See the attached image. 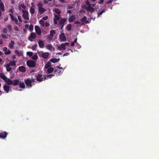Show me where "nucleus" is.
Returning a JSON list of instances; mask_svg holds the SVG:
<instances>
[{
  "instance_id": "obj_1",
  "label": "nucleus",
  "mask_w": 159,
  "mask_h": 159,
  "mask_svg": "<svg viewBox=\"0 0 159 159\" xmlns=\"http://www.w3.org/2000/svg\"><path fill=\"white\" fill-rule=\"evenodd\" d=\"M22 12L23 13L22 17L26 21H25V23H27V21L29 20V17L28 16L29 13L27 11L25 10H23Z\"/></svg>"
},
{
  "instance_id": "obj_2",
  "label": "nucleus",
  "mask_w": 159,
  "mask_h": 159,
  "mask_svg": "<svg viewBox=\"0 0 159 159\" xmlns=\"http://www.w3.org/2000/svg\"><path fill=\"white\" fill-rule=\"evenodd\" d=\"M26 63L27 66L30 67H34L36 65L35 62L33 60H28Z\"/></svg>"
},
{
  "instance_id": "obj_3",
  "label": "nucleus",
  "mask_w": 159,
  "mask_h": 159,
  "mask_svg": "<svg viewBox=\"0 0 159 159\" xmlns=\"http://www.w3.org/2000/svg\"><path fill=\"white\" fill-rule=\"evenodd\" d=\"M84 9H85L88 11H89L91 13L93 12L94 11V8L92 7L91 6L89 7H87L86 5H85L83 7Z\"/></svg>"
},
{
  "instance_id": "obj_4",
  "label": "nucleus",
  "mask_w": 159,
  "mask_h": 159,
  "mask_svg": "<svg viewBox=\"0 0 159 159\" xmlns=\"http://www.w3.org/2000/svg\"><path fill=\"white\" fill-rule=\"evenodd\" d=\"M36 37V34L35 33H31L30 35L28 37V39L31 42L33 41V39H34Z\"/></svg>"
},
{
  "instance_id": "obj_5",
  "label": "nucleus",
  "mask_w": 159,
  "mask_h": 159,
  "mask_svg": "<svg viewBox=\"0 0 159 159\" xmlns=\"http://www.w3.org/2000/svg\"><path fill=\"white\" fill-rule=\"evenodd\" d=\"M59 38L61 41H65L66 40V38L64 33H62L60 35Z\"/></svg>"
},
{
  "instance_id": "obj_6",
  "label": "nucleus",
  "mask_w": 159,
  "mask_h": 159,
  "mask_svg": "<svg viewBox=\"0 0 159 159\" xmlns=\"http://www.w3.org/2000/svg\"><path fill=\"white\" fill-rule=\"evenodd\" d=\"M7 134L6 132L0 133V138L4 139L7 137Z\"/></svg>"
},
{
  "instance_id": "obj_7",
  "label": "nucleus",
  "mask_w": 159,
  "mask_h": 159,
  "mask_svg": "<svg viewBox=\"0 0 159 159\" xmlns=\"http://www.w3.org/2000/svg\"><path fill=\"white\" fill-rule=\"evenodd\" d=\"M35 29L37 34L39 35H40L41 34V32L39 27L38 26H36L35 27Z\"/></svg>"
},
{
  "instance_id": "obj_8",
  "label": "nucleus",
  "mask_w": 159,
  "mask_h": 159,
  "mask_svg": "<svg viewBox=\"0 0 159 159\" xmlns=\"http://www.w3.org/2000/svg\"><path fill=\"white\" fill-rule=\"evenodd\" d=\"M37 80L38 81H43L44 79V77H43L42 75L41 74H38V75L37 77Z\"/></svg>"
},
{
  "instance_id": "obj_9",
  "label": "nucleus",
  "mask_w": 159,
  "mask_h": 159,
  "mask_svg": "<svg viewBox=\"0 0 159 159\" xmlns=\"http://www.w3.org/2000/svg\"><path fill=\"white\" fill-rule=\"evenodd\" d=\"M63 43H62L61 44L60 46L57 47V49L59 50H65L66 49Z\"/></svg>"
},
{
  "instance_id": "obj_10",
  "label": "nucleus",
  "mask_w": 159,
  "mask_h": 159,
  "mask_svg": "<svg viewBox=\"0 0 159 159\" xmlns=\"http://www.w3.org/2000/svg\"><path fill=\"white\" fill-rule=\"evenodd\" d=\"M55 34V31L54 30H52L50 32V34L48 36V38L49 39V37H51V39H52L53 37L54 34Z\"/></svg>"
},
{
  "instance_id": "obj_11",
  "label": "nucleus",
  "mask_w": 159,
  "mask_h": 159,
  "mask_svg": "<svg viewBox=\"0 0 159 159\" xmlns=\"http://www.w3.org/2000/svg\"><path fill=\"white\" fill-rule=\"evenodd\" d=\"M76 19L75 16V15H72L69 17L68 19L69 22H72Z\"/></svg>"
},
{
  "instance_id": "obj_12",
  "label": "nucleus",
  "mask_w": 159,
  "mask_h": 159,
  "mask_svg": "<svg viewBox=\"0 0 159 159\" xmlns=\"http://www.w3.org/2000/svg\"><path fill=\"white\" fill-rule=\"evenodd\" d=\"M49 55V53L48 52H43L41 56L44 59H47Z\"/></svg>"
},
{
  "instance_id": "obj_13",
  "label": "nucleus",
  "mask_w": 159,
  "mask_h": 159,
  "mask_svg": "<svg viewBox=\"0 0 159 159\" xmlns=\"http://www.w3.org/2000/svg\"><path fill=\"white\" fill-rule=\"evenodd\" d=\"M25 83L27 86L31 87L32 86L31 82L30 79H27L25 81Z\"/></svg>"
},
{
  "instance_id": "obj_14",
  "label": "nucleus",
  "mask_w": 159,
  "mask_h": 159,
  "mask_svg": "<svg viewBox=\"0 0 159 159\" xmlns=\"http://www.w3.org/2000/svg\"><path fill=\"white\" fill-rule=\"evenodd\" d=\"M18 69L19 70L22 72H25L26 71V68L23 66H20L19 67Z\"/></svg>"
},
{
  "instance_id": "obj_15",
  "label": "nucleus",
  "mask_w": 159,
  "mask_h": 159,
  "mask_svg": "<svg viewBox=\"0 0 159 159\" xmlns=\"http://www.w3.org/2000/svg\"><path fill=\"white\" fill-rule=\"evenodd\" d=\"M38 9L39 12L41 14H43L44 11H46V10L43 7H39Z\"/></svg>"
},
{
  "instance_id": "obj_16",
  "label": "nucleus",
  "mask_w": 159,
  "mask_h": 159,
  "mask_svg": "<svg viewBox=\"0 0 159 159\" xmlns=\"http://www.w3.org/2000/svg\"><path fill=\"white\" fill-rule=\"evenodd\" d=\"M5 81L7 84L8 85H11L12 84H13V81L10 79L8 78L7 77V80H4Z\"/></svg>"
},
{
  "instance_id": "obj_17",
  "label": "nucleus",
  "mask_w": 159,
  "mask_h": 159,
  "mask_svg": "<svg viewBox=\"0 0 159 159\" xmlns=\"http://www.w3.org/2000/svg\"><path fill=\"white\" fill-rule=\"evenodd\" d=\"M38 44L39 47L41 48H43L44 47V44L43 41L40 40L38 42Z\"/></svg>"
},
{
  "instance_id": "obj_18",
  "label": "nucleus",
  "mask_w": 159,
  "mask_h": 159,
  "mask_svg": "<svg viewBox=\"0 0 159 159\" xmlns=\"http://www.w3.org/2000/svg\"><path fill=\"white\" fill-rule=\"evenodd\" d=\"M10 88V86L8 85H4L3 87L4 91H6L7 93H8L9 92Z\"/></svg>"
},
{
  "instance_id": "obj_19",
  "label": "nucleus",
  "mask_w": 159,
  "mask_h": 159,
  "mask_svg": "<svg viewBox=\"0 0 159 159\" xmlns=\"http://www.w3.org/2000/svg\"><path fill=\"white\" fill-rule=\"evenodd\" d=\"M67 20L66 19L63 18L61 19L59 22V24L60 25H64V24L65 23Z\"/></svg>"
},
{
  "instance_id": "obj_20",
  "label": "nucleus",
  "mask_w": 159,
  "mask_h": 159,
  "mask_svg": "<svg viewBox=\"0 0 159 159\" xmlns=\"http://www.w3.org/2000/svg\"><path fill=\"white\" fill-rule=\"evenodd\" d=\"M60 60L59 58H52L50 60V61L53 63L58 62Z\"/></svg>"
},
{
  "instance_id": "obj_21",
  "label": "nucleus",
  "mask_w": 159,
  "mask_h": 159,
  "mask_svg": "<svg viewBox=\"0 0 159 159\" xmlns=\"http://www.w3.org/2000/svg\"><path fill=\"white\" fill-rule=\"evenodd\" d=\"M87 18L86 17L84 16L83 18L81 19V21L82 22H85V24H88L90 22L89 21L87 20L86 21Z\"/></svg>"
},
{
  "instance_id": "obj_22",
  "label": "nucleus",
  "mask_w": 159,
  "mask_h": 159,
  "mask_svg": "<svg viewBox=\"0 0 159 159\" xmlns=\"http://www.w3.org/2000/svg\"><path fill=\"white\" fill-rule=\"evenodd\" d=\"M0 8L2 11H4L5 10L4 4L1 0L0 2Z\"/></svg>"
},
{
  "instance_id": "obj_23",
  "label": "nucleus",
  "mask_w": 159,
  "mask_h": 159,
  "mask_svg": "<svg viewBox=\"0 0 159 159\" xmlns=\"http://www.w3.org/2000/svg\"><path fill=\"white\" fill-rule=\"evenodd\" d=\"M53 11L55 12L56 14L60 15L61 13V10L58 8H55L53 10Z\"/></svg>"
},
{
  "instance_id": "obj_24",
  "label": "nucleus",
  "mask_w": 159,
  "mask_h": 159,
  "mask_svg": "<svg viewBox=\"0 0 159 159\" xmlns=\"http://www.w3.org/2000/svg\"><path fill=\"white\" fill-rule=\"evenodd\" d=\"M53 71H54V68L52 67H50L48 68L47 72L48 73L50 74L52 73Z\"/></svg>"
},
{
  "instance_id": "obj_25",
  "label": "nucleus",
  "mask_w": 159,
  "mask_h": 159,
  "mask_svg": "<svg viewBox=\"0 0 159 159\" xmlns=\"http://www.w3.org/2000/svg\"><path fill=\"white\" fill-rule=\"evenodd\" d=\"M0 77L4 80H6L7 79V77L5 76L4 73H0Z\"/></svg>"
},
{
  "instance_id": "obj_26",
  "label": "nucleus",
  "mask_w": 159,
  "mask_h": 159,
  "mask_svg": "<svg viewBox=\"0 0 159 159\" xmlns=\"http://www.w3.org/2000/svg\"><path fill=\"white\" fill-rule=\"evenodd\" d=\"M15 42L14 41L11 40V43H9V47L11 49H12L14 47Z\"/></svg>"
},
{
  "instance_id": "obj_27",
  "label": "nucleus",
  "mask_w": 159,
  "mask_h": 159,
  "mask_svg": "<svg viewBox=\"0 0 159 159\" xmlns=\"http://www.w3.org/2000/svg\"><path fill=\"white\" fill-rule=\"evenodd\" d=\"M51 63L49 61H48L47 62V63L45 65V67L46 69H47L51 67Z\"/></svg>"
},
{
  "instance_id": "obj_28",
  "label": "nucleus",
  "mask_w": 159,
  "mask_h": 159,
  "mask_svg": "<svg viewBox=\"0 0 159 159\" xmlns=\"http://www.w3.org/2000/svg\"><path fill=\"white\" fill-rule=\"evenodd\" d=\"M19 86L20 88L24 89L25 88V85L24 83L20 82L19 83Z\"/></svg>"
},
{
  "instance_id": "obj_29",
  "label": "nucleus",
  "mask_w": 159,
  "mask_h": 159,
  "mask_svg": "<svg viewBox=\"0 0 159 159\" xmlns=\"http://www.w3.org/2000/svg\"><path fill=\"white\" fill-rule=\"evenodd\" d=\"M13 85L14 86L17 85L19 84V81L18 80H13Z\"/></svg>"
},
{
  "instance_id": "obj_30",
  "label": "nucleus",
  "mask_w": 159,
  "mask_h": 159,
  "mask_svg": "<svg viewBox=\"0 0 159 159\" xmlns=\"http://www.w3.org/2000/svg\"><path fill=\"white\" fill-rule=\"evenodd\" d=\"M66 30L68 31H70L71 30V24H69L66 26Z\"/></svg>"
},
{
  "instance_id": "obj_31",
  "label": "nucleus",
  "mask_w": 159,
  "mask_h": 159,
  "mask_svg": "<svg viewBox=\"0 0 159 159\" xmlns=\"http://www.w3.org/2000/svg\"><path fill=\"white\" fill-rule=\"evenodd\" d=\"M46 49L49 50H51L52 48V46L51 44H49L46 46Z\"/></svg>"
},
{
  "instance_id": "obj_32",
  "label": "nucleus",
  "mask_w": 159,
  "mask_h": 159,
  "mask_svg": "<svg viewBox=\"0 0 159 159\" xmlns=\"http://www.w3.org/2000/svg\"><path fill=\"white\" fill-rule=\"evenodd\" d=\"M30 12L32 15L34 14L35 12L34 9L32 7H31L30 9Z\"/></svg>"
},
{
  "instance_id": "obj_33",
  "label": "nucleus",
  "mask_w": 159,
  "mask_h": 159,
  "mask_svg": "<svg viewBox=\"0 0 159 159\" xmlns=\"http://www.w3.org/2000/svg\"><path fill=\"white\" fill-rule=\"evenodd\" d=\"M39 24L41 25V26L43 27L44 26V22L42 20H40L39 22Z\"/></svg>"
},
{
  "instance_id": "obj_34",
  "label": "nucleus",
  "mask_w": 159,
  "mask_h": 159,
  "mask_svg": "<svg viewBox=\"0 0 159 159\" xmlns=\"http://www.w3.org/2000/svg\"><path fill=\"white\" fill-rule=\"evenodd\" d=\"M10 64L11 66H16V62L14 60L11 61L10 62Z\"/></svg>"
},
{
  "instance_id": "obj_35",
  "label": "nucleus",
  "mask_w": 159,
  "mask_h": 159,
  "mask_svg": "<svg viewBox=\"0 0 159 159\" xmlns=\"http://www.w3.org/2000/svg\"><path fill=\"white\" fill-rule=\"evenodd\" d=\"M38 57L37 54L34 55L32 57V59L34 60H37L38 59Z\"/></svg>"
},
{
  "instance_id": "obj_36",
  "label": "nucleus",
  "mask_w": 159,
  "mask_h": 159,
  "mask_svg": "<svg viewBox=\"0 0 159 159\" xmlns=\"http://www.w3.org/2000/svg\"><path fill=\"white\" fill-rule=\"evenodd\" d=\"M37 45L36 43L31 47V49L33 50H34L36 49V48L37 47Z\"/></svg>"
},
{
  "instance_id": "obj_37",
  "label": "nucleus",
  "mask_w": 159,
  "mask_h": 159,
  "mask_svg": "<svg viewBox=\"0 0 159 159\" xmlns=\"http://www.w3.org/2000/svg\"><path fill=\"white\" fill-rule=\"evenodd\" d=\"M9 15L11 17V19L12 21H14L15 20V19H16V18L14 17L13 16L12 14H9Z\"/></svg>"
},
{
  "instance_id": "obj_38",
  "label": "nucleus",
  "mask_w": 159,
  "mask_h": 159,
  "mask_svg": "<svg viewBox=\"0 0 159 159\" xmlns=\"http://www.w3.org/2000/svg\"><path fill=\"white\" fill-rule=\"evenodd\" d=\"M105 11V10L103 9L102 10L101 12H99L98 13V17L100 15H101L103 12Z\"/></svg>"
},
{
  "instance_id": "obj_39",
  "label": "nucleus",
  "mask_w": 159,
  "mask_h": 159,
  "mask_svg": "<svg viewBox=\"0 0 159 159\" xmlns=\"http://www.w3.org/2000/svg\"><path fill=\"white\" fill-rule=\"evenodd\" d=\"M56 19V20H59L60 19V16L56 14L54 15Z\"/></svg>"
},
{
  "instance_id": "obj_40",
  "label": "nucleus",
  "mask_w": 159,
  "mask_h": 159,
  "mask_svg": "<svg viewBox=\"0 0 159 159\" xmlns=\"http://www.w3.org/2000/svg\"><path fill=\"white\" fill-rule=\"evenodd\" d=\"M33 53L32 52H27V55H28L29 56L31 57L32 56Z\"/></svg>"
},
{
  "instance_id": "obj_41",
  "label": "nucleus",
  "mask_w": 159,
  "mask_h": 159,
  "mask_svg": "<svg viewBox=\"0 0 159 159\" xmlns=\"http://www.w3.org/2000/svg\"><path fill=\"white\" fill-rule=\"evenodd\" d=\"M85 4L88 6V7L91 6V4L88 0H87L85 1Z\"/></svg>"
},
{
  "instance_id": "obj_42",
  "label": "nucleus",
  "mask_w": 159,
  "mask_h": 159,
  "mask_svg": "<svg viewBox=\"0 0 159 159\" xmlns=\"http://www.w3.org/2000/svg\"><path fill=\"white\" fill-rule=\"evenodd\" d=\"M56 68H57V69L55 70H54V72L56 73L57 72V71H59V69L60 68H62L60 67L59 66H57Z\"/></svg>"
},
{
  "instance_id": "obj_43",
  "label": "nucleus",
  "mask_w": 159,
  "mask_h": 159,
  "mask_svg": "<svg viewBox=\"0 0 159 159\" xmlns=\"http://www.w3.org/2000/svg\"><path fill=\"white\" fill-rule=\"evenodd\" d=\"M43 5V4L42 3H38L37 4V6H38V8H39V7H42Z\"/></svg>"
},
{
  "instance_id": "obj_44",
  "label": "nucleus",
  "mask_w": 159,
  "mask_h": 159,
  "mask_svg": "<svg viewBox=\"0 0 159 159\" xmlns=\"http://www.w3.org/2000/svg\"><path fill=\"white\" fill-rule=\"evenodd\" d=\"M17 17L19 21L20 22H22V21L21 16H18Z\"/></svg>"
},
{
  "instance_id": "obj_45",
  "label": "nucleus",
  "mask_w": 159,
  "mask_h": 159,
  "mask_svg": "<svg viewBox=\"0 0 159 159\" xmlns=\"http://www.w3.org/2000/svg\"><path fill=\"white\" fill-rule=\"evenodd\" d=\"M29 29L31 31H32L33 29V26L32 25H30V26Z\"/></svg>"
},
{
  "instance_id": "obj_46",
  "label": "nucleus",
  "mask_w": 159,
  "mask_h": 159,
  "mask_svg": "<svg viewBox=\"0 0 159 159\" xmlns=\"http://www.w3.org/2000/svg\"><path fill=\"white\" fill-rule=\"evenodd\" d=\"M11 53V52L9 50H7L6 52H5V54L6 55L10 54Z\"/></svg>"
},
{
  "instance_id": "obj_47",
  "label": "nucleus",
  "mask_w": 159,
  "mask_h": 159,
  "mask_svg": "<svg viewBox=\"0 0 159 159\" xmlns=\"http://www.w3.org/2000/svg\"><path fill=\"white\" fill-rule=\"evenodd\" d=\"M48 18V17L47 16H46L43 17L42 19L43 20H46Z\"/></svg>"
},
{
  "instance_id": "obj_48",
  "label": "nucleus",
  "mask_w": 159,
  "mask_h": 159,
  "mask_svg": "<svg viewBox=\"0 0 159 159\" xmlns=\"http://www.w3.org/2000/svg\"><path fill=\"white\" fill-rule=\"evenodd\" d=\"M1 36L2 38L3 39H7V37L6 35L4 34H1Z\"/></svg>"
},
{
  "instance_id": "obj_49",
  "label": "nucleus",
  "mask_w": 159,
  "mask_h": 159,
  "mask_svg": "<svg viewBox=\"0 0 159 159\" xmlns=\"http://www.w3.org/2000/svg\"><path fill=\"white\" fill-rule=\"evenodd\" d=\"M43 77L44 78V80H45L46 79V77H50L51 78V76L50 75H43Z\"/></svg>"
},
{
  "instance_id": "obj_50",
  "label": "nucleus",
  "mask_w": 159,
  "mask_h": 159,
  "mask_svg": "<svg viewBox=\"0 0 159 159\" xmlns=\"http://www.w3.org/2000/svg\"><path fill=\"white\" fill-rule=\"evenodd\" d=\"M20 7L24 9L26 8V6L24 4H21Z\"/></svg>"
},
{
  "instance_id": "obj_51",
  "label": "nucleus",
  "mask_w": 159,
  "mask_h": 159,
  "mask_svg": "<svg viewBox=\"0 0 159 159\" xmlns=\"http://www.w3.org/2000/svg\"><path fill=\"white\" fill-rule=\"evenodd\" d=\"M6 70L8 72L10 71L11 70V68L10 67H7L6 68Z\"/></svg>"
},
{
  "instance_id": "obj_52",
  "label": "nucleus",
  "mask_w": 159,
  "mask_h": 159,
  "mask_svg": "<svg viewBox=\"0 0 159 159\" xmlns=\"http://www.w3.org/2000/svg\"><path fill=\"white\" fill-rule=\"evenodd\" d=\"M2 31L4 34H6L7 33V30L6 28H4L3 29Z\"/></svg>"
},
{
  "instance_id": "obj_53",
  "label": "nucleus",
  "mask_w": 159,
  "mask_h": 159,
  "mask_svg": "<svg viewBox=\"0 0 159 159\" xmlns=\"http://www.w3.org/2000/svg\"><path fill=\"white\" fill-rule=\"evenodd\" d=\"M8 28L9 29L10 31H11L12 30L11 29V26L10 25H9L7 26Z\"/></svg>"
},
{
  "instance_id": "obj_54",
  "label": "nucleus",
  "mask_w": 159,
  "mask_h": 159,
  "mask_svg": "<svg viewBox=\"0 0 159 159\" xmlns=\"http://www.w3.org/2000/svg\"><path fill=\"white\" fill-rule=\"evenodd\" d=\"M10 66H11L10 63L9 64H6V65H4V66L6 68L10 67Z\"/></svg>"
},
{
  "instance_id": "obj_55",
  "label": "nucleus",
  "mask_w": 159,
  "mask_h": 159,
  "mask_svg": "<svg viewBox=\"0 0 159 159\" xmlns=\"http://www.w3.org/2000/svg\"><path fill=\"white\" fill-rule=\"evenodd\" d=\"M104 0H100L99 1L98 3L100 4H102L104 1Z\"/></svg>"
},
{
  "instance_id": "obj_56",
  "label": "nucleus",
  "mask_w": 159,
  "mask_h": 159,
  "mask_svg": "<svg viewBox=\"0 0 159 159\" xmlns=\"http://www.w3.org/2000/svg\"><path fill=\"white\" fill-rule=\"evenodd\" d=\"M14 29L16 31L18 30V28L17 26H15L14 27Z\"/></svg>"
},
{
  "instance_id": "obj_57",
  "label": "nucleus",
  "mask_w": 159,
  "mask_h": 159,
  "mask_svg": "<svg viewBox=\"0 0 159 159\" xmlns=\"http://www.w3.org/2000/svg\"><path fill=\"white\" fill-rule=\"evenodd\" d=\"M14 21H15L16 24V25H18V20L16 18V19H15V20Z\"/></svg>"
},
{
  "instance_id": "obj_58",
  "label": "nucleus",
  "mask_w": 159,
  "mask_h": 159,
  "mask_svg": "<svg viewBox=\"0 0 159 159\" xmlns=\"http://www.w3.org/2000/svg\"><path fill=\"white\" fill-rule=\"evenodd\" d=\"M70 54V53L69 52H66V53L65 54H64L63 55V56H68V55H69Z\"/></svg>"
},
{
  "instance_id": "obj_59",
  "label": "nucleus",
  "mask_w": 159,
  "mask_h": 159,
  "mask_svg": "<svg viewBox=\"0 0 159 159\" xmlns=\"http://www.w3.org/2000/svg\"><path fill=\"white\" fill-rule=\"evenodd\" d=\"M3 50L5 51V52H6L7 50V48L6 47H4L3 48Z\"/></svg>"
},
{
  "instance_id": "obj_60",
  "label": "nucleus",
  "mask_w": 159,
  "mask_h": 159,
  "mask_svg": "<svg viewBox=\"0 0 159 159\" xmlns=\"http://www.w3.org/2000/svg\"><path fill=\"white\" fill-rule=\"evenodd\" d=\"M9 12L11 13H12V15H13V10H12V9L11 8L10 9V10H9Z\"/></svg>"
},
{
  "instance_id": "obj_61",
  "label": "nucleus",
  "mask_w": 159,
  "mask_h": 159,
  "mask_svg": "<svg viewBox=\"0 0 159 159\" xmlns=\"http://www.w3.org/2000/svg\"><path fill=\"white\" fill-rule=\"evenodd\" d=\"M38 54L39 55V56L40 57L41 56V53H42V52H39V51H38Z\"/></svg>"
},
{
  "instance_id": "obj_62",
  "label": "nucleus",
  "mask_w": 159,
  "mask_h": 159,
  "mask_svg": "<svg viewBox=\"0 0 159 159\" xmlns=\"http://www.w3.org/2000/svg\"><path fill=\"white\" fill-rule=\"evenodd\" d=\"M49 24L47 23V22H46V23H45V26L47 27H48V26H49Z\"/></svg>"
},
{
  "instance_id": "obj_63",
  "label": "nucleus",
  "mask_w": 159,
  "mask_h": 159,
  "mask_svg": "<svg viewBox=\"0 0 159 159\" xmlns=\"http://www.w3.org/2000/svg\"><path fill=\"white\" fill-rule=\"evenodd\" d=\"M63 44H64L65 46L67 45H68L70 44L68 42L64 43Z\"/></svg>"
},
{
  "instance_id": "obj_64",
  "label": "nucleus",
  "mask_w": 159,
  "mask_h": 159,
  "mask_svg": "<svg viewBox=\"0 0 159 159\" xmlns=\"http://www.w3.org/2000/svg\"><path fill=\"white\" fill-rule=\"evenodd\" d=\"M113 0H109L108 1H107L106 3H111L112 2Z\"/></svg>"
}]
</instances>
